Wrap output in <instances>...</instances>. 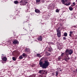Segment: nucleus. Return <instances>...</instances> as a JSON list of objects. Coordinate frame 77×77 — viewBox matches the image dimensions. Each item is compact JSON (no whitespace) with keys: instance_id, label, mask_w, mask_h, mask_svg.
<instances>
[{"instance_id":"0eeeda50","label":"nucleus","mask_w":77,"mask_h":77,"mask_svg":"<svg viewBox=\"0 0 77 77\" xmlns=\"http://www.w3.org/2000/svg\"><path fill=\"white\" fill-rule=\"evenodd\" d=\"M48 51L49 52H51L53 51V49H52V48H51V47L49 48H48Z\"/></svg>"},{"instance_id":"cd10ccee","label":"nucleus","mask_w":77,"mask_h":77,"mask_svg":"<svg viewBox=\"0 0 77 77\" xmlns=\"http://www.w3.org/2000/svg\"><path fill=\"white\" fill-rule=\"evenodd\" d=\"M56 12H59V9H57L56 10Z\"/></svg>"},{"instance_id":"ddd939ff","label":"nucleus","mask_w":77,"mask_h":77,"mask_svg":"<svg viewBox=\"0 0 77 77\" xmlns=\"http://www.w3.org/2000/svg\"><path fill=\"white\" fill-rule=\"evenodd\" d=\"M36 56H38V57H41L42 56L41 55V54H36Z\"/></svg>"},{"instance_id":"5701e85b","label":"nucleus","mask_w":77,"mask_h":77,"mask_svg":"<svg viewBox=\"0 0 77 77\" xmlns=\"http://www.w3.org/2000/svg\"><path fill=\"white\" fill-rule=\"evenodd\" d=\"M64 55H65V53H62L61 55V57H63Z\"/></svg>"},{"instance_id":"9d476101","label":"nucleus","mask_w":77,"mask_h":77,"mask_svg":"<svg viewBox=\"0 0 77 77\" xmlns=\"http://www.w3.org/2000/svg\"><path fill=\"white\" fill-rule=\"evenodd\" d=\"M3 61H6L7 60V58L6 57H4L2 59Z\"/></svg>"},{"instance_id":"c85d7f7f","label":"nucleus","mask_w":77,"mask_h":77,"mask_svg":"<svg viewBox=\"0 0 77 77\" xmlns=\"http://www.w3.org/2000/svg\"><path fill=\"white\" fill-rule=\"evenodd\" d=\"M63 40H65L66 39V37H63Z\"/></svg>"},{"instance_id":"f8f14e48","label":"nucleus","mask_w":77,"mask_h":77,"mask_svg":"<svg viewBox=\"0 0 77 77\" xmlns=\"http://www.w3.org/2000/svg\"><path fill=\"white\" fill-rule=\"evenodd\" d=\"M64 60L66 61H68L69 60V57L67 56L66 57L64 58Z\"/></svg>"},{"instance_id":"f704fd0d","label":"nucleus","mask_w":77,"mask_h":77,"mask_svg":"<svg viewBox=\"0 0 77 77\" xmlns=\"http://www.w3.org/2000/svg\"><path fill=\"white\" fill-rule=\"evenodd\" d=\"M47 56H48V55H47Z\"/></svg>"},{"instance_id":"a211bd4d","label":"nucleus","mask_w":77,"mask_h":77,"mask_svg":"<svg viewBox=\"0 0 77 77\" xmlns=\"http://www.w3.org/2000/svg\"><path fill=\"white\" fill-rule=\"evenodd\" d=\"M72 4L73 5H71V6H72V7H73V6H74L75 5V2H73L72 3Z\"/></svg>"},{"instance_id":"6e6552de","label":"nucleus","mask_w":77,"mask_h":77,"mask_svg":"<svg viewBox=\"0 0 77 77\" xmlns=\"http://www.w3.org/2000/svg\"><path fill=\"white\" fill-rule=\"evenodd\" d=\"M61 2H62L63 4H65V2H68V0H61Z\"/></svg>"},{"instance_id":"2f4dec72","label":"nucleus","mask_w":77,"mask_h":77,"mask_svg":"<svg viewBox=\"0 0 77 77\" xmlns=\"http://www.w3.org/2000/svg\"><path fill=\"white\" fill-rule=\"evenodd\" d=\"M46 72V73H45V74H47V72Z\"/></svg>"},{"instance_id":"bb28decb","label":"nucleus","mask_w":77,"mask_h":77,"mask_svg":"<svg viewBox=\"0 0 77 77\" xmlns=\"http://www.w3.org/2000/svg\"><path fill=\"white\" fill-rule=\"evenodd\" d=\"M43 72V70H41L39 71V73L41 74V72Z\"/></svg>"},{"instance_id":"72a5a7b5","label":"nucleus","mask_w":77,"mask_h":77,"mask_svg":"<svg viewBox=\"0 0 77 77\" xmlns=\"http://www.w3.org/2000/svg\"><path fill=\"white\" fill-rule=\"evenodd\" d=\"M76 2H77V0H76Z\"/></svg>"},{"instance_id":"423d86ee","label":"nucleus","mask_w":77,"mask_h":77,"mask_svg":"<svg viewBox=\"0 0 77 77\" xmlns=\"http://www.w3.org/2000/svg\"><path fill=\"white\" fill-rule=\"evenodd\" d=\"M42 37L41 36H40L38 38V41H42Z\"/></svg>"},{"instance_id":"f3484780","label":"nucleus","mask_w":77,"mask_h":77,"mask_svg":"<svg viewBox=\"0 0 77 77\" xmlns=\"http://www.w3.org/2000/svg\"><path fill=\"white\" fill-rule=\"evenodd\" d=\"M14 3H15V4H18V3H19V2H18V1H14Z\"/></svg>"},{"instance_id":"c756f323","label":"nucleus","mask_w":77,"mask_h":77,"mask_svg":"<svg viewBox=\"0 0 77 77\" xmlns=\"http://www.w3.org/2000/svg\"><path fill=\"white\" fill-rule=\"evenodd\" d=\"M45 53L46 54H48V52H46Z\"/></svg>"},{"instance_id":"9b49d317","label":"nucleus","mask_w":77,"mask_h":77,"mask_svg":"<svg viewBox=\"0 0 77 77\" xmlns=\"http://www.w3.org/2000/svg\"><path fill=\"white\" fill-rule=\"evenodd\" d=\"M23 56L24 57H27V55L26 53H24L23 54Z\"/></svg>"},{"instance_id":"7c9ffc66","label":"nucleus","mask_w":77,"mask_h":77,"mask_svg":"<svg viewBox=\"0 0 77 77\" xmlns=\"http://www.w3.org/2000/svg\"><path fill=\"white\" fill-rule=\"evenodd\" d=\"M74 27H76V26H73Z\"/></svg>"},{"instance_id":"4468645a","label":"nucleus","mask_w":77,"mask_h":77,"mask_svg":"<svg viewBox=\"0 0 77 77\" xmlns=\"http://www.w3.org/2000/svg\"><path fill=\"white\" fill-rule=\"evenodd\" d=\"M64 5H66V6H69V5H71V2H69L68 4L66 3V4H65L64 3Z\"/></svg>"},{"instance_id":"1a4fd4ad","label":"nucleus","mask_w":77,"mask_h":77,"mask_svg":"<svg viewBox=\"0 0 77 77\" xmlns=\"http://www.w3.org/2000/svg\"><path fill=\"white\" fill-rule=\"evenodd\" d=\"M35 12L36 13H39V12H40V10L38 9H36L35 10Z\"/></svg>"},{"instance_id":"6ab92c4d","label":"nucleus","mask_w":77,"mask_h":77,"mask_svg":"<svg viewBox=\"0 0 77 77\" xmlns=\"http://www.w3.org/2000/svg\"><path fill=\"white\" fill-rule=\"evenodd\" d=\"M69 9L70 11H72L73 10V8L71 7H69Z\"/></svg>"},{"instance_id":"dca6fc26","label":"nucleus","mask_w":77,"mask_h":77,"mask_svg":"<svg viewBox=\"0 0 77 77\" xmlns=\"http://www.w3.org/2000/svg\"><path fill=\"white\" fill-rule=\"evenodd\" d=\"M73 33V32L70 31V34H69V36L70 37H71V35Z\"/></svg>"},{"instance_id":"473e14b6","label":"nucleus","mask_w":77,"mask_h":77,"mask_svg":"<svg viewBox=\"0 0 77 77\" xmlns=\"http://www.w3.org/2000/svg\"><path fill=\"white\" fill-rule=\"evenodd\" d=\"M45 2L44 1H42V3H44Z\"/></svg>"},{"instance_id":"39448f33","label":"nucleus","mask_w":77,"mask_h":77,"mask_svg":"<svg viewBox=\"0 0 77 77\" xmlns=\"http://www.w3.org/2000/svg\"><path fill=\"white\" fill-rule=\"evenodd\" d=\"M65 53L66 56H68V55H69V52H68V49L66 50L65 52Z\"/></svg>"},{"instance_id":"2eb2a0df","label":"nucleus","mask_w":77,"mask_h":77,"mask_svg":"<svg viewBox=\"0 0 77 77\" xmlns=\"http://www.w3.org/2000/svg\"><path fill=\"white\" fill-rule=\"evenodd\" d=\"M41 0H36V3L37 4H39V2Z\"/></svg>"},{"instance_id":"7ed1b4c3","label":"nucleus","mask_w":77,"mask_h":77,"mask_svg":"<svg viewBox=\"0 0 77 77\" xmlns=\"http://www.w3.org/2000/svg\"><path fill=\"white\" fill-rule=\"evenodd\" d=\"M57 36L58 38H60L61 36V32L59 30V28L57 29Z\"/></svg>"},{"instance_id":"20e7f679","label":"nucleus","mask_w":77,"mask_h":77,"mask_svg":"<svg viewBox=\"0 0 77 77\" xmlns=\"http://www.w3.org/2000/svg\"><path fill=\"white\" fill-rule=\"evenodd\" d=\"M68 52H69V55L72 54V53H73V51L72 49H70V50H68Z\"/></svg>"},{"instance_id":"aec40b11","label":"nucleus","mask_w":77,"mask_h":77,"mask_svg":"<svg viewBox=\"0 0 77 77\" xmlns=\"http://www.w3.org/2000/svg\"><path fill=\"white\" fill-rule=\"evenodd\" d=\"M17 42L18 41L16 40H15L13 42V44H17Z\"/></svg>"},{"instance_id":"4be33fe9","label":"nucleus","mask_w":77,"mask_h":77,"mask_svg":"<svg viewBox=\"0 0 77 77\" xmlns=\"http://www.w3.org/2000/svg\"><path fill=\"white\" fill-rule=\"evenodd\" d=\"M12 59L13 60H14V61L16 60V57H12Z\"/></svg>"},{"instance_id":"f03ea898","label":"nucleus","mask_w":77,"mask_h":77,"mask_svg":"<svg viewBox=\"0 0 77 77\" xmlns=\"http://www.w3.org/2000/svg\"><path fill=\"white\" fill-rule=\"evenodd\" d=\"M19 3H20V5L22 6L23 5H26V4L28 3V2L26 1L21 0L20 2Z\"/></svg>"},{"instance_id":"f257e3e1","label":"nucleus","mask_w":77,"mask_h":77,"mask_svg":"<svg viewBox=\"0 0 77 77\" xmlns=\"http://www.w3.org/2000/svg\"><path fill=\"white\" fill-rule=\"evenodd\" d=\"M39 64L40 67H42L43 69H46L48 68L49 65H50V63L48 60H45L44 61V63L42 61H39Z\"/></svg>"},{"instance_id":"393cba45","label":"nucleus","mask_w":77,"mask_h":77,"mask_svg":"<svg viewBox=\"0 0 77 77\" xmlns=\"http://www.w3.org/2000/svg\"><path fill=\"white\" fill-rule=\"evenodd\" d=\"M61 59V57L60 56H59V57L58 58V60H60Z\"/></svg>"},{"instance_id":"a878e982","label":"nucleus","mask_w":77,"mask_h":77,"mask_svg":"<svg viewBox=\"0 0 77 77\" xmlns=\"http://www.w3.org/2000/svg\"><path fill=\"white\" fill-rule=\"evenodd\" d=\"M58 72L57 71L56 72V76L57 77V75H58Z\"/></svg>"},{"instance_id":"412c9836","label":"nucleus","mask_w":77,"mask_h":77,"mask_svg":"<svg viewBox=\"0 0 77 77\" xmlns=\"http://www.w3.org/2000/svg\"><path fill=\"white\" fill-rule=\"evenodd\" d=\"M64 35V36H67V33H66V32H65L63 34Z\"/></svg>"},{"instance_id":"b1692460","label":"nucleus","mask_w":77,"mask_h":77,"mask_svg":"<svg viewBox=\"0 0 77 77\" xmlns=\"http://www.w3.org/2000/svg\"><path fill=\"white\" fill-rule=\"evenodd\" d=\"M19 59H23V56L21 55L20 57H19Z\"/></svg>"}]
</instances>
